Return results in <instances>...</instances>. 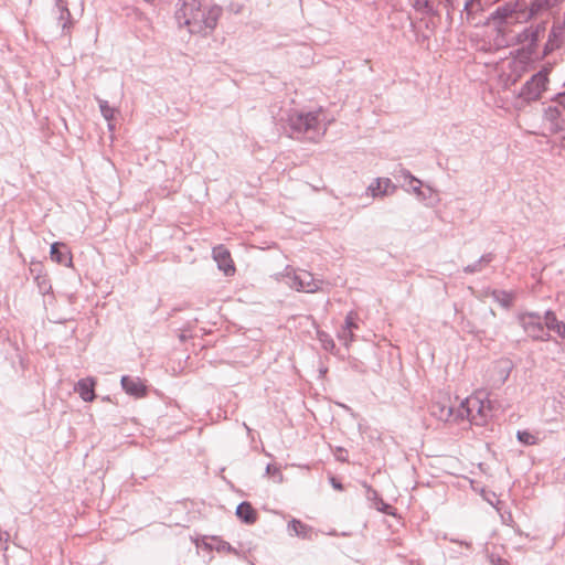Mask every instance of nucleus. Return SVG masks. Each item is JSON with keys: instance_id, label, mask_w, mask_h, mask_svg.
I'll return each instance as SVG.
<instances>
[{"instance_id": "f257e3e1", "label": "nucleus", "mask_w": 565, "mask_h": 565, "mask_svg": "<svg viewBox=\"0 0 565 565\" xmlns=\"http://www.w3.org/2000/svg\"><path fill=\"white\" fill-rule=\"evenodd\" d=\"M222 7H203L199 0H179L174 18L179 26H185L189 33L199 34L212 31L222 15Z\"/></svg>"}, {"instance_id": "f03ea898", "label": "nucleus", "mask_w": 565, "mask_h": 565, "mask_svg": "<svg viewBox=\"0 0 565 565\" xmlns=\"http://www.w3.org/2000/svg\"><path fill=\"white\" fill-rule=\"evenodd\" d=\"M329 125L321 108L312 111L292 110L287 117L289 136L295 139L317 142L326 135Z\"/></svg>"}, {"instance_id": "7ed1b4c3", "label": "nucleus", "mask_w": 565, "mask_h": 565, "mask_svg": "<svg viewBox=\"0 0 565 565\" xmlns=\"http://www.w3.org/2000/svg\"><path fill=\"white\" fill-rule=\"evenodd\" d=\"M544 30L545 23L542 22L524 28L516 35V43L526 46L518 50L510 63L512 71L516 73L514 82L531 67V55L534 53Z\"/></svg>"}, {"instance_id": "20e7f679", "label": "nucleus", "mask_w": 565, "mask_h": 565, "mask_svg": "<svg viewBox=\"0 0 565 565\" xmlns=\"http://www.w3.org/2000/svg\"><path fill=\"white\" fill-rule=\"evenodd\" d=\"M550 72L551 66H543L521 86L515 95V107L522 108L542 98L543 94L548 89Z\"/></svg>"}, {"instance_id": "39448f33", "label": "nucleus", "mask_w": 565, "mask_h": 565, "mask_svg": "<svg viewBox=\"0 0 565 565\" xmlns=\"http://www.w3.org/2000/svg\"><path fill=\"white\" fill-rule=\"evenodd\" d=\"M458 416L476 426H483L492 417L491 403L483 393L470 395L460 403Z\"/></svg>"}, {"instance_id": "423d86ee", "label": "nucleus", "mask_w": 565, "mask_h": 565, "mask_svg": "<svg viewBox=\"0 0 565 565\" xmlns=\"http://www.w3.org/2000/svg\"><path fill=\"white\" fill-rule=\"evenodd\" d=\"M522 12L519 0L504 2L490 13L487 18V24L498 33L504 34L511 26L521 22L520 13Z\"/></svg>"}, {"instance_id": "0eeeda50", "label": "nucleus", "mask_w": 565, "mask_h": 565, "mask_svg": "<svg viewBox=\"0 0 565 565\" xmlns=\"http://www.w3.org/2000/svg\"><path fill=\"white\" fill-rule=\"evenodd\" d=\"M284 277L287 279L286 284L297 291L316 292L321 289L322 280L315 279L307 270L287 267Z\"/></svg>"}, {"instance_id": "6e6552de", "label": "nucleus", "mask_w": 565, "mask_h": 565, "mask_svg": "<svg viewBox=\"0 0 565 565\" xmlns=\"http://www.w3.org/2000/svg\"><path fill=\"white\" fill-rule=\"evenodd\" d=\"M518 322L524 332L533 340L548 341L551 335L544 330L542 317L537 312H522L518 315Z\"/></svg>"}, {"instance_id": "1a4fd4ad", "label": "nucleus", "mask_w": 565, "mask_h": 565, "mask_svg": "<svg viewBox=\"0 0 565 565\" xmlns=\"http://www.w3.org/2000/svg\"><path fill=\"white\" fill-rule=\"evenodd\" d=\"M565 45V21L554 22L544 44L542 56L546 57Z\"/></svg>"}, {"instance_id": "9d476101", "label": "nucleus", "mask_w": 565, "mask_h": 565, "mask_svg": "<svg viewBox=\"0 0 565 565\" xmlns=\"http://www.w3.org/2000/svg\"><path fill=\"white\" fill-rule=\"evenodd\" d=\"M544 122L551 132L565 131V111L555 100L554 105L548 106L544 110Z\"/></svg>"}, {"instance_id": "9b49d317", "label": "nucleus", "mask_w": 565, "mask_h": 565, "mask_svg": "<svg viewBox=\"0 0 565 565\" xmlns=\"http://www.w3.org/2000/svg\"><path fill=\"white\" fill-rule=\"evenodd\" d=\"M563 1L564 0H531L527 6L525 21L557 9Z\"/></svg>"}, {"instance_id": "f8f14e48", "label": "nucleus", "mask_w": 565, "mask_h": 565, "mask_svg": "<svg viewBox=\"0 0 565 565\" xmlns=\"http://www.w3.org/2000/svg\"><path fill=\"white\" fill-rule=\"evenodd\" d=\"M212 256L221 271H223L226 276L234 275L235 266L230 250L224 245L215 246L212 250Z\"/></svg>"}, {"instance_id": "ddd939ff", "label": "nucleus", "mask_w": 565, "mask_h": 565, "mask_svg": "<svg viewBox=\"0 0 565 565\" xmlns=\"http://www.w3.org/2000/svg\"><path fill=\"white\" fill-rule=\"evenodd\" d=\"M396 186L392 183L388 178H376L374 179L366 189V193L373 199L391 195L395 192Z\"/></svg>"}, {"instance_id": "4468645a", "label": "nucleus", "mask_w": 565, "mask_h": 565, "mask_svg": "<svg viewBox=\"0 0 565 565\" xmlns=\"http://www.w3.org/2000/svg\"><path fill=\"white\" fill-rule=\"evenodd\" d=\"M54 14L56 15L57 24L62 29V34H70L73 20L72 14L63 0H56V6L54 9Z\"/></svg>"}, {"instance_id": "2eb2a0df", "label": "nucleus", "mask_w": 565, "mask_h": 565, "mask_svg": "<svg viewBox=\"0 0 565 565\" xmlns=\"http://www.w3.org/2000/svg\"><path fill=\"white\" fill-rule=\"evenodd\" d=\"M399 177L404 179V186H408L407 190L412 191L416 198L420 201H426L427 195H425V191H423V182L414 177L408 170L402 169L399 171Z\"/></svg>"}, {"instance_id": "dca6fc26", "label": "nucleus", "mask_w": 565, "mask_h": 565, "mask_svg": "<svg viewBox=\"0 0 565 565\" xmlns=\"http://www.w3.org/2000/svg\"><path fill=\"white\" fill-rule=\"evenodd\" d=\"M51 259L60 265L72 266V256L65 244L55 242L51 245Z\"/></svg>"}, {"instance_id": "f3484780", "label": "nucleus", "mask_w": 565, "mask_h": 565, "mask_svg": "<svg viewBox=\"0 0 565 565\" xmlns=\"http://www.w3.org/2000/svg\"><path fill=\"white\" fill-rule=\"evenodd\" d=\"M120 382L124 391L131 396L141 397L146 394V385L139 377L124 375Z\"/></svg>"}, {"instance_id": "a211bd4d", "label": "nucleus", "mask_w": 565, "mask_h": 565, "mask_svg": "<svg viewBox=\"0 0 565 565\" xmlns=\"http://www.w3.org/2000/svg\"><path fill=\"white\" fill-rule=\"evenodd\" d=\"M489 8V4L483 0H466L463 3V9L461 12V17L466 15V20L468 22L472 21L475 17L486 9Z\"/></svg>"}, {"instance_id": "6ab92c4d", "label": "nucleus", "mask_w": 565, "mask_h": 565, "mask_svg": "<svg viewBox=\"0 0 565 565\" xmlns=\"http://www.w3.org/2000/svg\"><path fill=\"white\" fill-rule=\"evenodd\" d=\"M95 381L92 377L79 380L75 385V392H77L81 398L85 402H92L95 397L94 393Z\"/></svg>"}, {"instance_id": "aec40b11", "label": "nucleus", "mask_w": 565, "mask_h": 565, "mask_svg": "<svg viewBox=\"0 0 565 565\" xmlns=\"http://www.w3.org/2000/svg\"><path fill=\"white\" fill-rule=\"evenodd\" d=\"M430 414L439 420L448 422L452 417L454 411L446 401H438L430 405Z\"/></svg>"}, {"instance_id": "412c9836", "label": "nucleus", "mask_w": 565, "mask_h": 565, "mask_svg": "<svg viewBox=\"0 0 565 565\" xmlns=\"http://www.w3.org/2000/svg\"><path fill=\"white\" fill-rule=\"evenodd\" d=\"M544 323L547 330L554 331L558 337L565 335V323L556 318V315L552 310H547L544 315Z\"/></svg>"}, {"instance_id": "4be33fe9", "label": "nucleus", "mask_w": 565, "mask_h": 565, "mask_svg": "<svg viewBox=\"0 0 565 565\" xmlns=\"http://www.w3.org/2000/svg\"><path fill=\"white\" fill-rule=\"evenodd\" d=\"M236 515L246 524H254L257 520V513L249 502H242L236 508Z\"/></svg>"}, {"instance_id": "5701e85b", "label": "nucleus", "mask_w": 565, "mask_h": 565, "mask_svg": "<svg viewBox=\"0 0 565 565\" xmlns=\"http://www.w3.org/2000/svg\"><path fill=\"white\" fill-rule=\"evenodd\" d=\"M204 550L213 551L218 553L231 551V544L218 536L203 537Z\"/></svg>"}, {"instance_id": "b1692460", "label": "nucleus", "mask_w": 565, "mask_h": 565, "mask_svg": "<svg viewBox=\"0 0 565 565\" xmlns=\"http://www.w3.org/2000/svg\"><path fill=\"white\" fill-rule=\"evenodd\" d=\"M288 530L296 536L301 539H309L312 532L311 526L302 523L300 520L292 519L288 523Z\"/></svg>"}, {"instance_id": "393cba45", "label": "nucleus", "mask_w": 565, "mask_h": 565, "mask_svg": "<svg viewBox=\"0 0 565 565\" xmlns=\"http://www.w3.org/2000/svg\"><path fill=\"white\" fill-rule=\"evenodd\" d=\"M411 4L420 14L435 15L437 13L431 0H411Z\"/></svg>"}, {"instance_id": "a878e982", "label": "nucleus", "mask_w": 565, "mask_h": 565, "mask_svg": "<svg viewBox=\"0 0 565 565\" xmlns=\"http://www.w3.org/2000/svg\"><path fill=\"white\" fill-rule=\"evenodd\" d=\"M493 259V255L491 253H487L482 255L476 263L467 265L463 267V273L466 274H475L482 270V268L491 263Z\"/></svg>"}, {"instance_id": "bb28decb", "label": "nucleus", "mask_w": 565, "mask_h": 565, "mask_svg": "<svg viewBox=\"0 0 565 565\" xmlns=\"http://www.w3.org/2000/svg\"><path fill=\"white\" fill-rule=\"evenodd\" d=\"M492 297L497 302H499L504 308H509L514 299V295L505 290H493Z\"/></svg>"}, {"instance_id": "cd10ccee", "label": "nucleus", "mask_w": 565, "mask_h": 565, "mask_svg": "<svg viewBox=\"0 0 565 565\" xmlns=\"http://www.w3.org/2000/svg\"><path fill=\"white\" fill-rule=\"evenodd\" d=\"M97 102L103 117L107 120V122H110L114 119L116 109L111 107L107 100L97 98Z\"/></svg>"}, {"instance_id": "c85d7f7f", "label": "nucleus", "mask_w": 565, "mask_h": 565, "mask_svg": "<svg viewBox=\"0 0 565 565\" xmlns=\"http://www.w3.org/2000/svg\"><path fill=\"white\" fill-rule=\"evenodd\" d=\"M318 340L327 351H332L335 347L333 339L323 331H318Z\"/></svg>"}, {"instance_id": "c756f323", "label": "nucleus", "mask_w": 565, "mask_h": 565, "mask_svg": "<svg viewBox=\"0 0 565 565\" xmlns=\"http://www.w3.org/2000/svg\"><path fill=\"white\" fill-rule=\"evenodd\" d=\"M358 315L354 311H350L344 320V324L342 326L345 328V330H351V332L354 333V330L359 329V326L356 323Z\"/></svg>"}, {"instance_id": "7c9ffc66", "label": "nucleus", "mask_w": 565, "mask_h": 565, "mask_svg": "<svg viewBox=\"0 0 565 565\" xmlns=\"http://www.w3.org/2000/svg\"><path fill=\"white\" fill-rule=\"evenodd\" d=\"M36 285L39 287L40 292L42 294H49L52 289V286L50 284V280L46 275H38L35 277Z\"/></svg>"}, {"instance_id": "2f4dec72", "label": "nucleus", "mask_w": 565, "mask_h": 565, "mask_svg": "<svg viewBox=\"0 0 565 565\" xmlns=\"http://www.w3.org/2000/svg\"><path fill=\"white\" fill-rule=\"evenodd\" d=\"M516 438L520 443L527 446L536 444V437L529 433L527 430H519L516 433Z\"/></svg>"}, {"instance_id": "473e14b6", "label": "nucleus", "mask_w": 565, "mask_h": 565, "mask_svg": "<svg viewBox=\"0 0 565 565\" xmlns=\"http://www.w3.org/2000/svg\"><path fill=\"white\" fill-rule=\"evenodd\" d=\"M338 339L348 348L354 340V333L342 327L338 332Z\"/></svg>"}, {"instance_id": "72a5a7b5", "label": "nucleus", "mask_w": 565, "mask_h": 565, "mask_svg": "<svg viewBox=\"0 0 565 565\" xmlns=\"http://www.w3.org/2000/svg\"><path fill=\"white\" fill-rule=\"evenodd\" d=\"M489 562L491 565H509L507 559H503L499 555L491 554L489 555Z\"/></svg>"}, {"instance_id": "f704fd0d", "label": "nucleus", "mask_w": 565, "mask_h": 565, "mask_svg": "<svg viewBox=\"0 0 565 565\" xmlns=\"http://www.w3.org/2000/svg\"><path fill=\"white\" fill-rule=\"evenodd\" d=\"M266 473L267 475H280V471H279V468H277L276 466L271 465V463H268L267 467H266Z\"/></svg>"}, {"instance_id": "c9c22d12", "label": "nucleus", "mask_w": 565, "mask_h": 565, "mask_svg": "<svg viewBox=\"0 0 565 565\" xmlns=\"http://www.w3.org/2000/svg\"><path fill=\"white\" fill-rule=\"evenodd\" d=\"M330 483L333 487V489L341 491L343 489V486L340 481H338L334 477L330 478Z\"/></svg>"}, {"instance_id": "e433bc0d", "label": "nucleus", "mask_w": 565, "mask_h": 565, "mask_svg": "<svg viewBox=\"0 0 565 565\" xmlns=\"http://www.w3.org/2000/svg\"><path fill=\"white\" fill-rule=\"evenodd\" d=\"M562 109L565 111V92L557 95L555 99Z\"/></svg>"}, {"instance_id": "4c0bfd02", "label": "nucleus", "mask_w": 565, "mask_h": 565, "mask_svg": "<svg viewBox=\"0 0 565 565\" xmlns=\"http://www.w3.org/2000/svg\"><path fill=\"white\" fill-rule=\"evenodd\" d=\"M423 191H425V195H427V200L433 199V196H437L433 188L427 185Z\"/></svg>"}, {"instance_id": "58836bf2", "label": "nucleus", "mask_w": 565, "mask_h": 565, "mask_svg": "<svg viewBox=\"0 0 565 565\" xmlns=\"http://www.w3.org/2000/svg\"><path fill=\"white\" fill-rule=\"evenodd\" d=\"M204 536H196L194 539H192L193 543L195 544L196 547H203L204 548V541L202 540Z\"/></svg>"}, {"instance_id": "ea45409f", "label": "nucleus", "mask_w": 565, "mask_h": 565, "mask_svg": "<svg viewBox=\"0 0 565 565\" xmlns=\"http://www.w3.org/2000/svg\"><path fill=\"white\" fill-rule=\"evenodd\" d=\"M227 553H232V554L237 555V556L241 555V553L235 547H233L232 545H231V551H227Z\"/></svg>"}, {"instance_id": "a19ab883", "label": "nucleus", "mask_w": 565, "mask_h": 565, "mask_svg": "<svg viewBox=\"0 0 565 565\" xmlns=\"http://www.w3.org/2000/svg\"><path fill=\"white\" fill-rule=\"evenodd\" d=\"M451 542L459 543V544H461V545H465L466 547H469V546H470V544H469L468 542H459V541H457V540H451Z\"/></svg>"}, {"instance_id": "79ce46f5", "label": "nucleus", "mask_w": 565, "mask_h": 565, "mask_svg": "<svg viewBox=\"0 0 565 565\" xmlns=\"http://www.w3.org/2000/svg\"><path fill=\"white\" fill-rule=\"evenodd\" d=\"M108 129L110 131H113L115 129V125H114L113 120L110 122H108Z\"/></svg>"}, {"instance_id": "37998d69", "label": "nucleus", "mask_w": 565, "mask_h": 565, "mask_svg": "<svg viewBox=\"0 0 565 565\" xmlns=\"http://www.w3.org/2000/svg\"><path fill=\"white\" fill-rule=\"evenodd\" d=\"M381 503H382L383 508H381V507H377V510H381V511H383V510H384V508H388V505H387V504H385L384 502H381Z\"/></svg>"}, {"instance_id": "c03bdc74", "label": "nucleus", "mask_w": 565, "mask_h": 565, "mask_svg": "<svg viewBox=\"0 0 565 565\" xmlns=\"http://www.w3.org/2000/svg\"><path fill=\"white\" fill-rule=\"evenodd\" d=\"M4 541H6V540L3 539V533H2V531L0 530V544H1L2 542H4Z\"/></svg>"}, {"instance_id": "a18cd8bd", "label": "nucleus", "mask_w": 565, "mask_h": 565, "mask_svg": "<svg viewBox=\"0 0 565 565\" xmlns=\"http://www.w3.org/2000/svg\"><path fill=\"white\" fill-rule=\"evenodd\" d=\"M447 4H451V0H444Z\"/></svg>"}, {"instance_id": "49530a36", "label": "nucleus", "mask_w": 565, "mask_h": 565, "mask_svg": "<svg viewBox=\"0 0 565 565\" xmlns=\"http://www.w3.org/2000/svg\"><path fill=\"white\" fill-rule=\"evenodd\" d=\"M147 2H152L153 0H146Z\"/></svg>"}]
</instances>
